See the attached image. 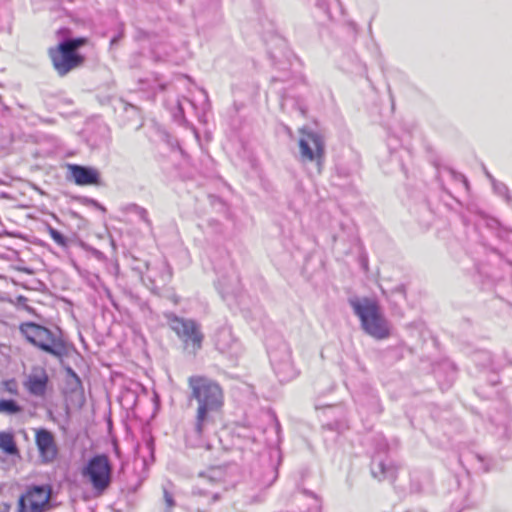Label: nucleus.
Here are the masks:
<instances>
[{
    "instance_id": "obj_1",
    "label": "nucleus",
    "mask_w": 512,
    "mask_h": 512,
    "mask_svg": "<svg viewBox=\"0 0 512 512\" xmlns=\"http://www.w3.org/2000/svg\"><path fill=\"white\" fill-rule=\"evenodd\" d=\"M192 397L199 404L196 416V431L201 434L208 419V413L223 405V392L213 380L203 376H191L188 380Z\"/></svg>"
},
{
    "instance_id": "obj_2",
    "label": "nucleus",
    "mask_w": 512,
    "mask_h": 512,
    "mask_svg": "<svg viewBox=\"0 0 512 512\" xmlns=\"http://www.w3.org/2000/svg\"><path fill=\"white\" fill-rule=\"evenodd\" d=\"M349 303L358 316L362 329L368 335L380 340L390 336V323L376 300L367 297L353 298Z\"/></svg>"
},
{
    "instance_id": "obj_3",
    "label": "nucleus",
    "mask_w": 512,
    "mask_h": 512,
    "mask_svg": "<svg viewBox=\"0 0 512 512\" xmlns=\"http://www.w3.org/2000/svg\"><path fill=\"white\" fill-rule=\"evenodd\" d=\"M69 30L66 28L59 29L58 37H63L55 48H50L49 54L55 70L59 75L64 76L72 69L80 66L83 57L77 53V49L86 43L85 38L67 39L66 35Z\"/></svg>"
},
{
    "instance_id": "obj_4",
    "label": "nucleus",
    "mask_w": 512,
    "mask_h": 512,
    "mask_svg": "<svg viewBox=\"0 0 512 512\" xmlns=\"http://www.w3.org/2000/svg\"><path fill=\"white\" fill-rule=\"evenodd\" d=\"M83 483L90 486L95 496L102 495L112 481V465L104 454L91 457L81 469Z\"/></svg>"
},
{
    "instance_id": "obj_5",
    "label": "nucleus",
    "mask_w": 512,
    "mask_h": 512,
    "mask_svg": "<svg viewBox=\"0 0 512 512\" xmlns=\"http://www.w3.org/2000/svg\"><path fill=\"white\" fill-rule=\"evenodd\" d=\"M20 330L31 344L39 347L41 350L56 357H61L65 354L64 342L53 335L47 328L35 323H25L21 325Z\"/></svg>"
},
{
    "instance_id": "obj_6",
    "label": "nucleus",
    "mask_w": 512,
    "mask_h": 512,
    "mask_svg": "<svg viewBox=\"0 0 512 512\" xmlns=\"http://www.w3.org/2000/svg\"><path fill=\"white\" fill-rule=\"evenodd\" d=\"M169 327L183 341L186 350L196 353L202 347L203 334L200 326L191 319L180 318L170 314L167 316Z\"/></svg>"
},
{
    "instance_id": "obj_7",
    "label": "nucleus",
    "mask_w": 512,
    "mask_h": 512,
    "mask_svg": "<svg viewBox=\"0 0 512 512\" xmlns=\"http://www.w3.org/2000/svg\"><path fill=\"white\" fill-rule=\"evenodd\" d=\"M299 139L300 157L303 162H317L320 165L324 159L325 143L322 136L314 131L302 129Z\"/></svg>"
},
{
    "instance_id": "obj_8",
    "label": "nucleus",
    "mask_w": 512,
    "mask_h": 512,
    "mask_svg": "<svg viewBox=\"0 0 512 512\" xmlns=\"http://www.w3.org/2000/svg\"><path fill=\"white\" fill-rule=\"evenodd\" d=\"M51 490L48 486H34L19 499L20 512H44L48 507Z\"/></svg>"
},
{
    "instance_id": "obj_9",
    "label": "nucleus",
    "mask_w": 512,
    "mask_h": 512,
    "mask_svg": "<svg viewBox=\"0 0 512 512\" xmlns=\"http://www.w3.org/2000/svg\"><path fill=\"white\" fill-rule=\"evenodd\" d=\"M35 440L42 461L53 462L58 454L53 434L46 429H39L36 431Z\"/></svg>"
},
{
    "instance_id": "obj_10",
    "label": "nucleus",
    "mask_w": 512,
    "mask_h": 512,
    "mask_svg": "<svg viewBox=\"0 0 512 512\" xmlns=\"http://www.w3.org/2000/svg\"><path fill=\"white\" fill-rule=\"evenodd\" d=\"M398 467L389 457L375 456L372 460L371 471L379 480L393 481L396 478Z\"/></svg>"
},
{
    "instance_id": "obj_11",
    "label": "nucleus",
    "mask_w": 512,
    "mask_h": 512,
    "mask_svg": "<svg viewBox=\"0 0 512 512\" xmlns=\"http://www.w3.org/2000/svg\"><path fill=\"white\" fill-rule=\"evenodd\" d=\"M271 362L276 374L282 380H289L295 376L291 353L286 346L282 349V357H279L278 353L271 354Z\"/></svg>"
},
{
    "instance_id": "obj_12",
    "label": "nucleus",
    "mask_w": 512,
    "mask_h": 512,
    "mask_svg": "<svg viewBox=\"0 0 512 512\" xmlns=\"http://www.w3.org/2000/svg\"><path fill=\"white\" fill-rule=\"evenodd\" d=\"M213 342L216 349L223 354H234L237 352V340L232 330L228 327L218 329L213 336Z\"/></svg>"
},
{
    "instance_id": "obj_13",
    "label": "nucleus",
    "mask_w": 512,
    "mask_h": 512,
    "mask_svg": "<svg viewBox=\"0 0 512 512\" xmlns=\"http://www.w3.org/2000/svg\"><path fill=\"white\" fill-rule=\"evenodd\" d=\"M70 174L78 185H91L98 182L99 173L96 169L79 165H69Z\"/></svg>"
},
{
    "instance_id": "obj_14",
    "label": "nucleus",
    "mask_w": 512,
    "mask_h": 512,
    "mask_svg": "<svg viewBox=\"0 0 512 512\" xmlns=\"http://www.w3.org/2000/svg\"><path fill=\"white\" fill-rule=\"evenodd\" d=\"M48 376L42 369L33 371L24 383L25 388L35 396H43L46 390Z\"/></svg>"
},
{
    "instance_id": "obj_15",
    "label": "nucleus",
    "mask_w": 512,
    "mask_h": 512,
    "mask_svg": "<svg viewBox=\"0 0 512 512\" xmlns=\"http://www.w3.org/2000/svg\"><path fill=\"white\" fill-rule=\"evenodd\" d=\"M295 501L299 507V512H319L320 510V501L313 494H299Z\"/></svg>"
},
{
    "instance_id": "obj_16",
    "label": "nucleus",
    "mask_w": 512,
    "mask_h": 512,
    "mask_svg": "<svg viewBox=\"0 0 512 512\" xmlns=\"http://www.w3.org/2000/svg\"><path fill=\"white\" fill-rule=\"evenodd\" d=\"M137 458H141L144 465L153 462L154 447L151 440H146L143 444H139L136 449Z\"/></svg>"
},
{
    "instance_id": "obj_17",
    "label": "nucleus",
    "mask_w": 512,
    "mask_h": 512,
    "mask_svg": "<svg viewBox=\"0 0 512 512\" xmlns=\"http://www.w3.org/2000/svg\"><path fill=\"white\" fill-rule=\"evenodd\" d=\"M0 449L9 455H15L18 453L12 433L0 432Z\"/></svg>"
},
{
    "instance_id": "obj_18",
    "label": "nucleus",
    "mask_w": 512,
    "mask_h": 512,
    "mask_svg": "<svg viewBox=\"0 0 512 512\" xmlns=\"http://www.w3.org/2000/svg\"><path fill=\"white\" fill-rule=\"evenodd\" d=\"M21 411V407L13 400H0V413L16 414Z\"/></svg>"
},
{
    "instance_id": "obj_19",
    "label": "nucleus",
    "mask_w": 512,
    "mask_h": 512,
    "mask_svg": "<svg viewBox=\"0 0 512 512\" xmlns=\"http://www.w3.org/2000/svg\"><path fill=\"white\" fill-rule=\"evenodd\" d=\"M49 235L51 238L60 246H66L67 240L66 238L56 229L49 227L48 229Z\"/></svg>"
},
{
    "instance_id": "obj_20",
    "label": "nucleus",
    "mask_w": 512,
    "mask_h": 512,
    "mask_svg": "<svg viewBox=\"0 0 512 512\" xmlns=\"http://www.w3.org/2000/svg\"><path fill=\"white\" fill-rule=\"evenodd\" d=\"M165 87L164 83L162 82V80L158 77H156L149 85L148 87L146 88H143L144 90L146 91H150V92H157L159 90H163Z\"/></svg>"
},
{
    "instance_id": "obj_21",
    "label": "nucleus",
    "mask_w": 512,
    "mask_h": 512,
    "mask_svg": "<svg viewBox=\"0 0 512 512\" xmlns=\"http://www.w3.org/2000/svg\"><path fill=\"white\" fill-rule=\"evenodd\" d=\"M5 390L9 392L10 394L16 395L17 394V384L14 380L6 381L4 382Z\"/></svg>"
},
{
    "instance_id": "obj_22",
    "label": "nucleus",
    "mask_w": 512,
    "mask_h": 512,
    "mask_svg": "<svg viewBox=\"0 0 512 512\" xmlns=\"http://www.w3.org/2000/svg\"><path fill=\"white\" fill-rule=\"evenodd\" d=\"M164 498L166 505L169 509H171L174 506V500L171 494H169L166 490H164Z\"/></svg>"
},
{
    "instance_id": "obj_23",
    "label": "nucleus",
    "mask_w": 512,
    "mask_h": 512,
    "mask_svg": "<svg viewBox=\"0 0 512 512\" xmlns=\"http://www.w3.org/2000/svg\"><path fill=\"white\" fill-rule=\"evenodd\" d=\"M137 213L144 221L148 222V213L145 209L137 207Z\"/></svg>"
}]
</instances>
